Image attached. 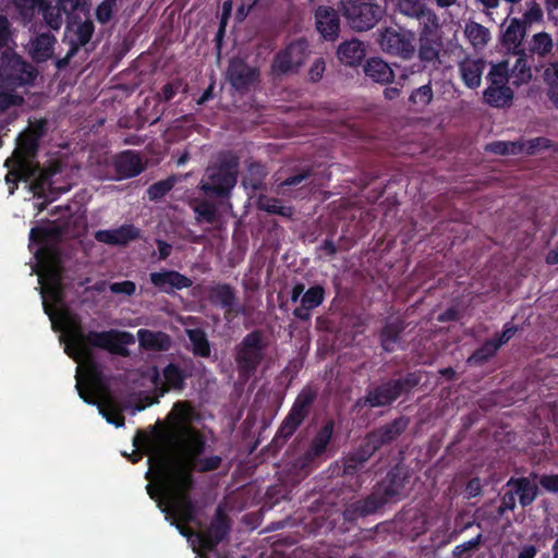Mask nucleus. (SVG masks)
<instances>
[{"mask_svg": "<svg viewBox=\"0 0 558 558\" xmlns=\"http://www.w3.org/2000/svg\"><path fill=\"white\" fill-rule=\"evenodd\" d=\"M197 416L189 402L174 403L168 415L170 421L169 449L165 457L147 436H142L148 450H154L148 462L155 469L156 482L146 486L147 494L154 499L166 519L174 525L181 535L195 536L201 547L213 550L229 533L230 520L222 507H218L208 529L194 534L181 524L195 518V505L190 497L194 487L193 471L205 473L216 471L222 463L218 454L205 456L206 439L191 426Z\"/></svg>", "mask_w": 558, "mask_h": 558, "instance_id": "obj_1", "label": "nucleus"}, {"mask_svg": "<svg viewBox=\"0 0 558 558\" xmlns=\"http://www.w3.org/2000/svg\"><path fill=\"white\" fill-rule=\"evenodd\" d=\"M68 343L65 351L76 362L87 361L90 357V348H99L111 353H121L123 345L133 340V336L125 331L110 329L107 331L84 332L78 323L70 320L66 330Z\"/></svg>", "mask_w": 558, "mask_h": 558, "instance_id": "obj_2", "label": "nucleus"}, {"mask_svg": "<svg viewBox=\"0 0 558 558\" xmlns=\"http://www.w3.org/2000/svg\"><path fill=\"white\" fill-rule=\"evenodd\" d=\"M47 230L43 228H33L31 230V240L38 241L40 246L36 251L38 259V281L41 284V294L46 313H49L46 296L53 302L61 300V267L60 252L57 247L48 244Z\"/></svg>", "mask_w": 558, "mask_h": 558, "instance_id": "obj_3", "label": "nucleus"}, {"mask_svg": "<svg viewBox=\"0 0 558 558\" xmlns=\"http://www.w3.org/2000/svg\"><path fill=\"white\" fill-rule=\"evenodd\" d=\"M45 123L40 122L34 132L23 133L19 136L17 147L12 157L7 159L5 166L15 162L25 178H36L41 183H48L56 173L60 171L59 165L49 168H41L34 161L38 148V138L43 135Z\"/></svg>", "mask_w": 558, "mask_h": 558, "instance_id": "obj_4", "label": "nucleus"}, {"mask_svg": "<svg viewBox=\"0 0 558 558\" xmlns=\"http://www.w3.org/2000/svg\"><path fill=\"white\" fill-rule=\"evenodd\" d=\"M339 11L354 32H367L384 17L386 10L376 0H339Z\"/></svg>", "mask_w": 558, "mask_h": 558, "instance_id": "obj_5", "label": "nucleus"}, {"mask_svg": "<svg viewBox=\"0 0 558 558\" xmlns=\"http://www.w3.org/2000/svg\"><path fill=\"white\" fill-rule=\"evenodd\" d=\"M267 343L260 331L247 333L234 348V361L239 377L250 379L265 359Z\"/></svg>", "mask_w": 558, "mask_h": 558, "instance_id": "obj_6", "label": "nucleus"}, {"mask_svg": "<svg viewBox=\"0 0 558 558\" xmlns=\"http://www.w3.org/2000/svg\"><path fill=\"white\" fill-rule=\"evenodd\" d=\"M238 181L236 165H220L208 167L199 183V189L205 194L217 197L229 196Z\"/></svg>", "mask_w": 558, "mask_h": 558, "instance_id": "obj_7", "label": "nucleus"}, {"mask_svg": "<svg viewBox=\"0 0 558 558\" xmlns=\"http://www.w3.org/2000/svg\"><path fill=\"white\" fill-rule=\"evenodd\" d=\"M1 86L16 88L34 82L37 70L13 51L4 53Z\"/></svg>", "mask_w": 558, "mask_h": 558, "instance_id": "obj_8", "label": "nucleus"}, {"mask_svg": "<svg viewBox=\"0 0 558 558\" xmlns=\"http://www.w3.org/2000/svg\"><path fill=\"white\" fill-rule=\"evenodd\" d=\"M307 56V40L304 38H298L276 54L272 61L271 71L278 76L296 73L304 64Z\"/></svg>", "mask_w": 558, "mask_h": 558, "instance_id": "obj_9", "label": "nucleus"}, {"mask_svg": "<svg viewBox=\"0 0 558 558\" xmlns=\"http://www.w3.org/2000/svg\"><path fill=\"white\" fill-rule=\"evenodd\" d=\"M414 40L415 35L411 31L387 27L380 33L378 44L384 52L410 60L415 53Z\"/></svg>", "mask_w": 558, "mask_h": 558, "instance_id": "obj_10", "label": "nucleus"}, {"mask_svg": "<svg viewBox=\"0 0 558 558\" xmlns=\"http://www.w3.org/2000/svg\"><path fill=\"white\" fill-rule=\"evenodd\" d=\"M76 389L80 397L87 403L97 404L99 413L106 420L117 427L124 425V417L121 414V408L108 392H97L95 388L77 379Z\"/></svg>", "mask_w": 558, "mask_h": 558, "instance_id": "obj_11", "label": "nucleus"}, {"mask_svg": "<svg viewBox=\"0 0 558 558\" xmlns=\"http://www.w3.org/2000/svg\"><path fill=\"white\" fill-rule=\"evenodd\" d=\"M94 31V24L89 20L66 27L62 41L69 46V49L64 57L56 58L54 65L58 70H62L70 64L78 50L89 43Z\"/></svg>", "mask_w": 558, "mask_h": 558, "instance_id": "obj_12", "label": "nucleus"}, {"mask_svg": "<svg viewBox=\"0 0 558 558\" xmlns=\"http://www.w3.org/2000/svg\"><path fill=\"white\" fill-rule=\"evenodd\" d=\"M413 385L410 378L390 379L367 390L360 403L369 408L387 407L397 400L404 388Z\"/></svg>", "mask_w": 558, "mask_h": 558, "instance_id": "obj_13", "label": "nucleus"}, {"mask_svg": "<svg viewBox=\"0 0 558 558\" xmlns=\"http://www.w3.org/2000/svg\"><path fill=\"white\" fill-rule=\"evenodd\" d=\"M314 393L308 389H304L301 391V393L296 397L289 414L282 422L277 434L278 437L288 439L290 436L294 434L296 428L300 426V424L304 421L305 416L307 415L308 408L314 401Z\"/></svg>", "mask_w": 558, "mask_h": 558, "instance_id": "obj_14", "label": "nucleus"}, {"mask_svg": "<svg viewBox=\"0 0 558 558\" xmlns=\"http://www.w3.org/2000/svg\"><path fill=\"white\" fill-rule=\"evenodd\" d=\"M259 77L256 68L246 64L241 59H232L227 70V78L236 90H245Z\"/></svg>", "mask_w": 558, "mask_h": 558, "instance_id": "obj_15", "label": "nucleus"}, {"mask_svg": "<svg viewBox=\"0 0 558 558\" xmlns=\"http://www.w3.org/2000/svg\"><path fill=\"white\" fill-rule=\"evenodd\" d=\"M314 17L316 29L325 40L335 41L339 37L340 19L337 10L329 5H319Z\"/></svg>", "mask_w": 558, "mask_h": 558, "instance_id": "obj_16", "label": "nucleus"}, {"mask_svg": "<svg viewBox=\"0 0 558 558\" xmlns=\"http://www.w3.org/2000/svg\"><path fill=\"white\" fill-rule=\"evenodd\" d=\"M141 229L132 223H125L116 229L98 230L95 232V239L112 246H125L130 242L140 239Z\"/></svg>", "mask_w": 558, "mask_h": 558, "instance_id": "obj_17", "label": "nucleus"}, {"mask_svg": "<svg viewBox=\"0 0 558 558\" xmlns=\"http://www.w3.org/2000/svg\"><path fill=\"white\" fill-rule=\"evenodd\" d=\"M57 38L49 32L36 34L27 45V51L33 61L43 63L54 59V47Z\"/></svg>", "mask_w": 558, "mask_h": 558, "instance_id": "obj_18", "label": "nucleus"}, {"mask_svg": "<svg viewBox=\"0 0 558 558\" xmlns=\"http://www.w3.org/2000/svg\"><path fill=\"white\" fill-rule=\"evenodd\" d=\"M150 282L161 292L172 293L175 290L190 288L193 281L175 270L155 271L149 275Z\"/></svg>", "mask_w": 558, "mask_h": 558, "instance_id": "obj_19", "label": "nucleus"}, {"mask_svg": "<svg viewBox=\"0 0 558 558\" xmlns=\"http://www.w3.org/2000/svg\"><path fill=\"white\" fill-rule=\"evenodd\" d=\"M526 34L525 22L519 19L510 20L509 24L505 28L501 35V47L512 54H520L526 52L522 48V43Z\"/></svg>", "mask_w": 558, "mask_h": 558, "instance_id": "obj_20", "label": "nucleus"}, {"mask_svg": "<svg viewBox=\"0 0 558 558\" xmlns=\"http://www.w3.org/2000/svg\"><path fill=\"white\" fill-rule=\"evenodd\" d=\"M386 504H388L387 500L375 487L374 492L367 498L349 506L343 511V517L345 520H354L356 517H365L374 513Z\"/></svg>", "mask_w": 558, "mask_h": 558, "instance_id": "obj_21", "label": "nucleus"}, {"mask_svg": "<svg viewBox=\"0 0 558 558\" xmlns=\"http://www.w3.org/2000/svg\"><path fill=\"white\" fill-rule=\"evenodd\" d=\"M485 61L482 59L465 58L458 68L464 85L475 89L481 85L482 75L485 70Z\"/></svg>", "mask_w": 558, "mask_h": 558, "instance_id": "obj_22", "label": "nucleus"}, {"mask_svg": "<svg viewBox=\"0 0 558 558\" xmlns=\"http://www.w3.org/2000/svg\"><path fill=\"white\" fill-rule=\"evenodd\" d=\"M324 301V289L320 286L310 288L301 298V305L293 311L295 318L308 320L312 310L318 307Z\"/></svg>", "mask_w": 558, "mask_h": 558, "instance_id": "obj_23", "label": "nucleus"}, {"mask_svg": "<svg viewBox=\"0 0 558 558\" xmlns=\"http://www.w3.org/2000/svg\"><path fill=\"white\" fill-rule=\"evenodd\" d=\"M508 487H512L515 495L519 497V502L522 507H527L534 502L538 495L537 485L529 477L514 478L511 477L507 482Z\"/></svg>", "mask_w": 558, "mask_h": 558, "instance_id": "obj_24", "label": "nucleus"}, {"mask_svg": "<svg viewBox=\"0 0 558 558\" xmlns=\"http://www.w3.org/2000/svg\"><path fill=\"white\" fill-rule=\"evenodd\" d=\"M364 73L376 83L387 84L393 81L395 73L380 58H371L364 65Z\"/></svg>", "mask_w": 558, "mask_h": 558, "instance_id": "obj_25", "label": "nucleus"}, {"mask_svg": "<svg viewBox=\"0 0 558 558\" xmlns=\"http://www.w3.org/2000/svg\"><path fill=\"white\" fill-rule=\"evenodd\" d=\"M339 60L350 66H354L361 63L365 57V49L362 41L352 39L342 43L337 50Z\"/></svg>", "mask_w": 558, "mask_h": 558, "instance_id": "obj_26", "label": "nucleus"}, {"mask_svg": "<svg viewBox=\"0 0 558 558\" xmlns=\"http://www.w3.org/2000/svg\"><path fill=\"white\" fill-rule=\"evenodd\" d=\"M114 165L120 178H133L144 170L140 156L132 151L118 156Z\"/></svg>", "mask_w": 558, "mask_h": 558, "instance_id": "obj_27", "label": "nucleus"}, {"mask_svg": "<svg viewBox=\"0 0 558 558\" xmlns=\"http://www.w3.org/2000/svg\"><path fill=\"white\" fill-rule=\"evenodd\" d=\"M372 450L362 449L352 454H349L343 459V475H357L355 485L361 486L362 482L360 481V473L364 470L366 462L372 456Z\"/></svg>", "mask_w": 558, "mask_h": 558, "instance_id": "obj_28", "label": "nucleus"}, {"mask_svg": "<svg viewBox=\"0 0 558 558\" xmlns=\"http://www.w3.org/2000/svg\"><path fill=\"white\" fill-rule=\"evenodd\" d=\"M376 488L387 502L397 501L404 489V477L395 472H389L386 478L379 483Z\"/></svg>", "mask_w": 558, "mask_h": 558, "instance_id": "obj_29", "label": "nucleus"}, {"mask_svg": "<svg viewBox=\"0 0 558 558\" xmlns=\"http://www.w3.org/2000/svg\"><path fill=\"white\" fill-rule=\"evenodd\" d=\"M441 47L442 43L439 36H420L418 59L424 63L438 62Z\"/></svg>", "mask_w": 558, "mask_h": 558, "instance_id": "obj_30", "label": "nucleus"}, {"mask_svg": "<svg viewBox=\"0 0 558 558\" xmlns=\"http://www.w3.org/2000/svg\"><path fill=\"white\" fill-rule=\"evenodd\" d=\"M137 339L141 347L149 350L167 351L171 345L170 337L161 331L140 329Z\"/></svg>", "mask_w": 558, "mask_h": 558, "instance_id": "obj_31", "label": "nucleus"}, {"mask_svg": "<svg viewBox=\"0 0 558 558\" xmlns=\"http://www.w3.org/2000/svg\"><path fill=\"white\" fill-rule=\"evenodd\" d=\"M513 56L515 61L511 66L509 65L510 84L514 86L527 84L532 80V69L527 64V53L521 52Z\"/></svg>", "mask_w": 558, "mask_h": 558, "instance_id": "obj_32", "label": "nucleus"}, {"mask_svg": "<svg viewBox=\"0 0 558 558\" xmlns=\"http://www.w3.org/2000/svg\"><path fill=\"white\" fill-rule=\"evenodd\" d=\"M554 47L551 35L546 32H539L532 35L529 40L527 51L532 57L536 56L539 59H546L553 53Z\"/></svg>", "mask_w": 558, "mask_h": 558, "instance_id": "obj_33", "label": "nucleus"}, {"mask_svg": "<svg viewBox=\"0 0 558 558\" xmlns=\"http://www.w3.org/2000/svg\"><path fill=\"white\" fill-rule=\"evenodd\" d=\"M208 300L215 305L231 311L235 301L234 290L227 283L210 286L208 288Z\"/></svg>", "mask_w": 558, "mask_h": 558, "instance_id": "obj_34", "label": "nucleus"}, {"mask_svg": "<svg viewBox=\"0 0 558 558\" xmlns=\"http://www.w3.org/2000/svg\"><path fill=\"white\" fill-rule=\"evenodd\" d=\"M409 420L399 417L373 433V438L378 445L390 442L399 437L408 427Z\"/></svg>", "mask_w": 558, "mask_h": 558, "instance_id": "obj_35", "label": "nucleus"}, {"mask_svg": "<svg viewBox=\"0 0 558 558\" xmlns=\"http://www.w3.org/2000/svg\"><path fill=\"white\" fill-rule=\"evenodd\" d=\"M464 35L475 50L483 49L490 39L489 29L473 21L465 23Z\"/></svg>", "mask_w": 558, "mask_h": 558, "instance_id": "obj_36", "label": "nucleus"}, {"mask_svg": "<svg viewBox=\"0 0 558 558\" xmlns=\"http://www.w3.org/2000/svg\"><path fill=\"white\" fill-rule=\"evenodd\" d=\"M513 99V92L510 86H492L484 90V100L496 108L510 106Z\"/></svg>", "mask_w": 558, "mask_h": 558, "instance_id": "obj_37", "label": "nucleus"}, {"mask_svg": "<svg viewBox=\"0 0 558 558\" xmlns=\"http://www.w3.org/2000/svg\"><path fill=\"white\" fill-rule=\"evenodd\" d=\"M410 17L420 22L422 27L420 36H438L439 19L433 10L424 5L417 11V15H411Z\"/></svg>", "mask_w": 558, "mask_h": 558, "instance_id": "obj_38", "label": "nucleus"}, {"mask_svg": "<svg viewBox=\"0 0 558 558\" xmlns=\"http://www.w3.org/2000/svg\"><path fill=\"white\" fill-rule=\"evenodd\" d=\"M403 330V324L401 320L396 319L393 322L387 323L383 330L380 331V344L383 349L387 352H391L395 350L399 335Z\"/></svg>", "mask_w": 558, "mask_h": 558, "instance_id": "obj_39", "label": "nucleus"}, {"mask_svg": "<svg viewBox=\"0 0 558 558\" xmlns=\"http://www.w3.org/2000/svg\"><path fill=\"white\" fill-rule=\"evenodd\" d=\"M434 92L430 82L412 90L409 96V104L415 111H424L433 101Z\"/></svg>", "mask_w": 558, "mask_h": 558, "instance_id": "obj_40", "label": "nucleus"}, {"mask_svg": "<svg viewBox=\"0 0 558 558\" xmlns=\"http://www.w3.org/2000/svg\"><path fill=\"white\" fill-rule=\"evenodd\" d=\"M43 21L52 31H59L63 25V11L59 4H52L45 0L40 11Z\"/></svg>", "mask_w": 558, "mask_h": 558, "instance_id": "obj_41", "label": "nucleus"}, {"mask_svg": "<svg viewBox=\"0 0 558 558\" xmlns=\"http://www.w3.org/2000/svg\"><path fill=\"white\" fill-rule=\"evenodd\" d=\"M197 222L213 223L217 218V206L207 199H195L193 205Z\"/></svg>", "mask_w": 558, "mask_h": 558, "instance_id": "obj_42", "label": "nucleus"}, {"mask_svg": "<svg viewBox=\"0 0 558 558\" xmlns=\"http://www.w3.org/2000/svg\"><path fill=\"white\" fill-rule=\"evenodd\" d=\"M163 389L162 392L170 389H181L184 383L182 371L174 364H169L163 368Z\"/></svg>", "mask_w": 558, "mask_h": 558, "instance_id": "obj_43", "label": "nucleus"}, {"mask_svg": "<svg viewBox=\"0 0 558 558\" xmlns=\"http://www.w3.org/2000/svg\"><path fill=\"white\" fill-rule=\"evenodd\" d=\"M187 337L192 343L193 352L202 357L210 354V347L206 333L202 329L186 330Z\"/></svg>", "mask_w": 558, "mask_h": 558, "instance_id": "obj_44", "label": "nucleus"}, {"mask_svg": "<svg viewBox=\"0 0 558 558\" xmlns=\"http://www.w3.org/2000/svg\"><path fill=\"white\" fill-rule=\"evenodd\" d=\"M332 430H333V426L331 423H328L326 424L320 430L319 433L316 435V437L314 438L313 442H312V446L308 450V457L310 458H316L318 456H320L328 442L330 441V438L332 436Z\"/></svg>", "mask_w": 558, "mask_h": 558, "instance_id": "obj_45", "label": "nucleus"}, {"mask_svg": "<svg viewBox=\"0 0 558 558\" xmlns=\"http://www.w3.org/2000/svg\"><path fill=\"white\" fill-rule=\"evenodd\" d=\"M487 80L492 86H508V83H510L509 61L494 64L488 72Z\"/></svg>", "mask_w": 558, "mask_h": 558, "instance_id": "obj_46", "label": "nucleus"}, {"mask_svg": "<svg viewBox=\"0 0 558 558\" xmlns=\"http://www.w3.org/2000/svg\"><path fill=\"white\" fill-rule=\"evenodd\" d=\"M257 206L260 210L269 214H277L283 217H290L293 214L292 207L281 206L280 201L277 198L260 196L258 198Z\"/></svg>", "mask_w": 558, "mask_h": 558, "instance_id": "obj_47", "label": "nucleus"}, {"mask_svg": "<svg viewBox=\"0 0 558 558\" xmlns=\"http://www.w3.org/2000/svg\"><path fill=\"white\" fill-rule=\"evenodd\" d=\"M265 174V170L260 165L253 163L250 166L247 174L243 178L242 184L245 189L259 190L262 189Z\"/></svg>", "mask_w": 558, "mask_h": 558, "instance_id": "obj_48", "label": "nucleus"}, {"mask_svg": "<svg viewBox=\"0 0 558 558\" xmlns=\"http://www.w3.org/2000/svg\"><path fill=\"white\" fill-rule=\"evenodd\" d=\"M498 343L496 340H488L486 341L481 348H478L469 359V364H482L485 361H487L489 357H492L496 351L498 350Z\"/></svg>", "mask_w": 558, "mask_h": 558, "instance_id": "obj_49", "label": "nucleus"}, {"mask_svg": "<svg viewBox=\"0 0 558 558\" xmlns=\"http://www.w3.org/2000/svg\"><path fill=\"white\" fill-rule=\"evenodd\" d=\"M483 543V535L477 534L475 537L457 545L452 550V558H469L472 553L476 551Z\"/></svg>", "mask_w": 558, "mask_h": 558, "instance_id": "obj_50", "label": "nucleus"}, {"mask_svg": "<svg viewBox=\"0 0 558 558\" xmlns=\"http://www.w3.org/2000/svg\"><path fill=\"white\" fill-rule=\"evenodd\" d=\"M45 0H16L15 8L26 22L32 21L36 11H40Z\"/></svg>", "mask_w": 558, "mask_h": 558, "instance_id": "obj_51", "label": "nucleus"}, {"mask_svg": "<svg viewBox=\"0 0 558 558\" xmlns=\"http://www.w3.org/2000/svg\"><path fill=\"white\" fill-rule=\"evenodd\" d=\"M520 153L534 155L551 146V141L546 137H535L526 141H519Z\"/></svg>", "mask_w": 558, "mask_h": 558, "instance_id": "obj_52", "label": "nucleus"}, {"mask_svg": "<svg viewBox=\"0 0 558 558\" xmlns=\"http://www.w3.org/2000/svg\"><path fill=\"white\" fill-rule=\"evenodd\" d=\"M11 165H12V170L9 171V173L5 177L7 182L12 181L13 183H16L17 180L31 181L35 185V187L40 189V190L50 187L52 185L51 179H49L48 183L43 182V184H41V182L39 180H37L36 178H25L23 172L19 169V167L15 162H10L8 167H10Z\"/></svg>", "mask_w": 558, "mask_h": 558, "instance_id": "obj_53", "label": "nucleus"}, {"mask_svg": "<svg viewBox=\"0 0 558 558\" xmlns=\"http://www.w3.org/2000/svg\"><path fill=\"white\" fill-rule=\"evenodd\" d=\"M486 150L497 155H515L520 153V144L517 142H493L486 145Z\"/></svg>", "mask_w": 558, "mask_h": 558, "instance_id": "obj_54", "label": "nucleus"}, {"mask_svg": "<svg viewBox=\"0 0 558 558\" xmlns=\"http://www.w3.org/2000/svg\"><path fill=\"white\" fill-rule=\"evenodd\" d=\"M423 7L421 0H396L397 11L408 17L417 15V11Z\"/></svg>", "mask_w": 558, "mask_h": 558, "instance_id": "obj_55", "label": "nucleus"}, {"mask_svg": "<svg viewBox=\"0 0 558 558\" xmlns=\"http://www.w3.org/2000/svg\"><path fill=\"white\" fill-rule=\"evenodd\" d=\"M173 187L172 180L159 181L147 190L149 199L155 201L165 196Z\"/></svg>", "mask_w": 558, "mask_h": 558, "instance_id": "obj_56", "label": "nucleus"}, {"mask_svg": "<svg viewBox=\"0 0 558 558\" xmlns=\"http://www.w3.org/2000/svg\"><path fill=\"white\" fill-rule=\"evenodd\" d=\"M116 2L112 0L102 1L96 9V19L101 24L109 22L113 14Z\"/></svg>", "mask_w": 558, "mask_h": 558, "instance_id": "obj_57", "label": "nucleus"}, {"mask_svg": "<svg viewBox=\"0 0 558 558\" xmlns=\"http://www.w3.org/2000/svg\"><path fill=\"white\" fill-rule=\"evenodd\" d=\"M24 101L22 96L10 92L0 90V110L5 111L11 107L20 106Z\"/></svg>", "mask_w": 558, "mask_h": 558, "instance_id": "obj_58", "label": "nucleus"}, {"mask_svg": "<svg viewBox=\"0 0 558 558\" xmlns=\"http://www.w3.org/2000/svg\"><path fill=\"white\" fill-rule=\"evenodd\" d=\"M109 290L114 294L133 295L136 290V286L133 281L125 280L121 282H113L109 286Z\"/></svg>", "mask_w": 558, "mask_h": 558, "instance_id": "obj_59", "label": "nucleus"}, {"mask_svg": "<svg viewBox=\"0 0 558 558\" xmlns=\"http://www.w3.org/2000/svg\"><path fill=\"white\" fill-rule=\"evenodd\" d=\"M524 22L530 24L539 22L543 19V10L538 3L531 1L526 12L524 13Z\"/></svg>", "mask_w": 558, "mask_h": 558, "instance_id": "obj_60", "label": "nucleus"}, {"mask_svg": "<svg viewBox=\"0 0 558 558\" xmlns=\"http://www.w3.org/2000/svg\"><path fill=\"white\" fill-rule=\"evenodd\" d=\"M10 22L7 16L0 15V48L7 47L11 40Z\"/></svg>", "mask_w": 558, "mask_h": 558, "instance_id": "obj_61", "label": "nucleus"}, {"mask_svg": "<svg viewBox=\"0 0 558 558\" xmlns=\"http://www.w3.org/2000/svg\"><path fill=\"white\" fill-rule=\"evenodd\" d=\"M325 72V61L323 58L316 59L310 70H308V76L312 82H318Z\"/></svg>", "mask_w": 558, "mask_h": 558, "instance_id": "obj_62", "label": "nucleus"}, {"mask_svg": "<svg viewBox=\"0 0 558 558\" xmlns=\"http://www.w3.org/2000/svg\"><path fill=\"white\" fill-rule=\"evenodd\" d=\"M539 484L547 492L558 493V474L542 475Z\"/></svg>", "mask_w": 558, "mask_h": 558, "instance_id": "obj_63", "label": "nucleus"}, {"mask_svg": "<svg viewBox=\"0 0 558 558\" xmlns=\"http://www.w3.org/2000/svg\"><path fill=\"white\" fill-rule=\"evenodd\" d=\"M515 508V493L514 490L508 492L504 495L501 499V504L498 508V512L500 514L505 513L506 511H512Z\"/></svg>", "mask_w": 558, "mask_h": 558, "instance_id": "obj_64", "label": "nucleus"}]
</instances>
